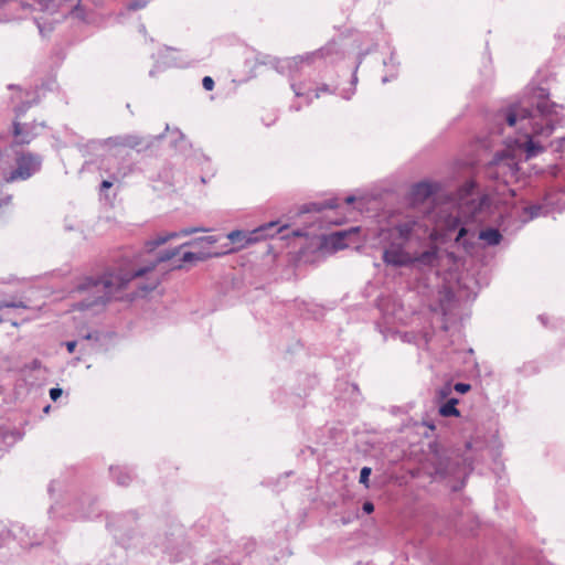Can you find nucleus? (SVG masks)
I'll return each mask as SVG.
<instances>
[{
    "instance_id": "1",
    "label": "nucleus",
    "mask_w": 565,
    "mask_h": 565,
    "mask_svg": "<svg viewBox=\"0 0 565 565\" xmlns=\"http://www.w3.org/2000/svg\"><path fill=\"white\" fill-rule=\"evenodd\" d=\"M562 119L563 106L551 102L544 88H536L532 96L500 110L495 115L498 132L516 136L505 138V150L495 154L486 169L487 175L505 184L515 180L519 162L542 153L544 141Z\"/></svg>"
},
{
    "instance_id": "2",
    "label": "nucleus",
    "mask_w": 565,
    "mask_h": 565,
    "mask_svg": "<svg viewBox=\"0 0 565 565\" xmlns=\"http://www.w3.org/2000/svg\"><path fill=\"white\" fill-rule=\"evenodd\" d=\"M216 242V236L199 237L179 247L160 252L154 260L137 269L106 273L99 278L86 277L77 286L76 292L79 300L73 305V311H79L85 316L98 315L107 300H132L145 297L161 281L162 275L157 271L158 265L172 259L185 246H212Z\"/></svg>"
},
{
    "instance_id": "3",
    "label": "nucleus",
    "mask_w": 565,
    "mask_h": 565,
    "mask_svg": "<svg viewBox=\"0 0 565 565\" xmlns=\"http://www.w3.org/2000/svg\"><path fill=\"white\" fill-rule=\"evenodd\" d=\"M477 184L467 182L458 192L459 202L456 206H445L438 211L435 220V228L429 233V238L446 242L450 235L457 232L455 242L466 250L472 247V241L478 237L488 246H497L502 239L497 228H487L477 233L476 227L487 222L490 217L491 202L487 195L475 198Z\"/></svg>"
},
{
    "instance_id": "4",
    "label": "nucleus",
    "mask_w": 565,
    "mask_h": 565,
    "mask_svg": "<svg viewBox=\"0 0 565 565\" xmlns=\"http://www.w3.org/2000/svg\"><path fill=\"white\" fill-rule=\"evenodd\" d=\"M428 234V227L415 218H406L381 233L383 247V262L393 267H435L439 263V248L429 246L426 250L417 252L412 248L413 243L420 244Z\"/></svg>"
},
{
    "instance_id": "5",
    "label": "nucleus",
    "mask_w": 565,
    "mask_h": 565,
    "mask_svg": "<svg viewBox=\"0 0 565 565\" xmlns=\"http://www.w3.org/2000/svg\"><path fill=\"white\" fill-rule=\"evenodd\" d=\"M9 0H0V7ZM81 0H20L22 8H29L34 11H41L50 15H56L55 22L66 17H72L79 21H85V11L79 4Z\"/></svg>"
},
{
    "instance_id": "6",
    "label": "nucleus",
    "mask_w": 565,
    "mask_h": 565,
    "mask_svg": "<svg viewBox=\"0 0 565 565\" xmlns=\"http://www.w3.org/2000/svg\"><path fill=\"white\" fill-rule=\"evenodd\" d=\"M277 225L278 222H268L250 232L232 231L231 233L227 234V238L231 242V244L234 245V247L228 248L225 253L242 249L260 239L273 237L276 233H279L287 227V225H281L276 230L275 233H271L270 231L275 228Z\"/></svg>"
},
{
    "instance_id": "7",
    "label": "nucleus",
    "mask_w": 565,
    "mask_h": 565,
    "mask_svg": "<svg viewBox=\"0 0 565 565\" xmlns=\"http://www.w3.org/2000/svg\"><path fill=\"white\" fill-rule=\"evenodd\" d=\"M15 163V169H1V177L4 182L28 180L41 169L42 158L31 152H23L17 157Z\"/></svg>"
},
{
    "instance_id": "8",
    "label": "nucleus",
    "mask_w": 565,
    "mask_h": 565,
    "mask_svg": "<svg viewBox=\"0 0 565 565\" xmlns=\"http://www.w3.org/2000/svg\"><path fill=\"white\" fill-rule=\"evenodd\" d=\"M563 211H565V185L548 191L543 199V203L530 205L524 210V212L529 214L527 220L544 216L552 212L561 213Z\"/></svg>"
},
{
    "instance_id": "9",
    "label": "nucleus",
    "mask_w": 565,
    "mask_h": 565,
    "mask_svg": "<svg viewBox=\"0 0 565 565\" xmlns=\"http://www.w3.org/2000/svg\"><path fill=\"white\" fill-rule=\"evenodd\" d=\"M466 476L465 468L460 467L458 462H444L440 461L435 469V479H446L449 477L455 478V482L449 481L448 486L452 491H458L463 486V478Z\"/></svg>"
},
{
    "instance_id": "10",
    "label": "nucleus",
    "mask_w": 565,
    "mask_h": 565,
    "mask_svg": "<svg viewBox=\"0 0 565 565\" xmlns=\"http://www.w3.org/2000/svg\"><path fill=\"white\" fill-rule=\"evenodd\" d=\"M202 231H204V230L200 228V227H185V228H182V230H180L178 232H170V233H166V234H158L156 237H153V238H151V239L146 242L145 248H146V250L148 253H151L157 247L168 243L171 239L189 236V235H192V234H194L196 232H202Z\"/></svg>"
},
{
    "instance_id": "11",
    "label": "nucleus",
    "mask_w": 565,
    "mask_h": 565,
    "mask_svg": "<svg viewBox=\"0 0 565 565\" xmlns=\"http://www.w3.org/2000/svg\"><path fill=\"white\" fill-rule=\"evenodd\" d=\"M334 47H335V44L330 43L326 47H322L321 50H319L317 52L307 53L305 55H299V56H295L291 58H287V60L282 61L284 65L281 66V68H284L285 66H287L289 68H294V67H298V65L303 62L309 63L316 57H326L329 54H331V52L334 50Z\"/></svg>"
},
{
    "instance_id": "12",
    "label": "nucleus",
    "mask_w": 565,
    "mask_h": 565,
    "mask_svg": "<svg viewBox=\"0 0 565 565\" xmlns=\"http://www.w3.org/2000/svg\"><path fill=\"white\" fill-rule=\"evenodd\" d=\"M143 140L135 135H127V136H119L109 138L106 140V145L109 148H117V147H124V148H138L141 146Z\"/></svg>"
},
{
    "instance_id": "13",
    "label": "nucleus",
    "mask_w": 565,
    "mask_h": 565,
    "mask_svg": "<svg viewBox=\"0 0 565 565\" xmlns=\"http://www.w3.org/2000/svg\"><path fill=\"white\" fill-rule=\"evenodd\" d=\"M13 134L15 138V142L19 145H28L30 143L36 134L32 132V128L28 125H21L19 122L13 124Z\"/></svg>"
},
{
    "instance_id": "14",
    "label": "nucleus",
    "mask_w": 565,
    "mask_h": 565,
    "mask_svg": "<svg viewBox=\"0 0 565 565\" xmlns=\"http://www.w3.org/2000/svg\"><path fill=\"white\" fill-rule=\"evenodd\" d=\"M196 247H202V249L198 252H184L181 257L182 263H194V262H202L207 258H211L213 256H218L217 253H211L206 250L205 248L209 247L207 245H198Z\"/></svg>"
},
{
    "instance_id": "15",
    "label": "nucleus",
    "mask_w": 565,
    "mask_h": 565,
    "mask_svg": "<svg viewBox=\"0 0 565 565\" xmlns=\"http://www.w3.org/2000/svg\"><path fill=\"white\" fill-rule=\"evenodd\" d=\"M110 473L116 482L120 486L128 484L131 479L129 471L124 467H111Z\"/></svg>"
},
{
    "instance_id": "16",
    "label": "nucleus",
    "mask_w": 565,
    "mask_h": 565,
    "mask_svg": "<svg viewBox=\"0 0 565 565\" xmlns=\"http://www.w3.org/2000/svg\"><path fill=\"white\" fill-rule=\"evenodd\" d=\"M458 404L457 398H450L439 407V414L444 417L459 416V411L456 405Z\"/></svg>"
},
{
    "instance_id": "17",
    "label": "nucleus",
    "mask_w": 565,
    "mask_h": 565,
    "mask_svg": "<svg viewBox=\"0 0 565 565\" xmlns=\"http://www.w3.org/2000/svg\"><path fill=\"white\" fill-rule=\"evenodd\" d=\"M433 193L431 185L428 183H418L413 189V194L416 199H426Z\"/></svg>"
},
{
    "instance_id": "18",
    "label": "nucleus",
    "mask_w": 565,
    "mask_h": 565,
    "mask_svg": "<svg viewBox=\"0 0 565 565\" xmlns=\"http://www.w3.org/2000/svg\"><path fill=\"white\" fill-rule=\"evenodd\" d=\"M26 306L23 301H8V300H0V313L9 315L10 312L7 311L9 309H25Z\"/></svg>"
},
{
    "instance_id": "19",
    "label": "nucleus",
    "mask_w": 565,
    "mask_h": 565,
    "mask_svg": "<svg viewBox=\"0 0 565 565\" xmlns=\"http://www.w3.org/2000/svg\"><path fill=\"white\" fill-rule=\"evenodd\" d=\"M347 235L348 233L344 231L334 233L331 236L332 245L339 249L347 247V244L344 243V238Z\"/></svg>"
},
{
    "instance_id": "20",
    "label": "nucleus",
    "mask_w": 565,
    "mask_h": 565,
    "mask_svg": "<svg viewBox=\"0 0 565 565\" xmlns=\"http://www.w3.org/2000/svg\"><path fill=\"white\" fill-rule=\"evenodd\" d=\"M371 475V468L369 467H363L361 469V472H360V483L364 484L365 487H367V481H369V477Z\"/></svg>"
},
{
    "instance_id": "21",
    "label": "nucleus",
    "mask_w": 565,
    "mask_h": 565,
    "mask_svg": "<svg viewBox=\"0 0 565 565\" xmlns=\"http://www.w3.org/2000/svg\"><path fill=\"white\" fill-rule=\"evenodd\" d=\"M148 3V0H134L131 2H129L128 4V9L129 10H139V9H142L147 6Z\"/></svg>"
},
{
    "instance_id": "22",
    "label": "nucleus",
    "mask_w": 565,
    "mask_h": 565,
    "mask_svg": "<svg viewBox=\"0 0 565 565\" xmlns=\"http://www.w3.org/2000/svg\"><path fill=\"white\" fill-rule=\"evenodd\" d=\"M470 388H471V386L467 383H456L454 385V390L460 394H465V393L469 392Z\"/></svg>"
},
{
    "instance_id": "23",
    "label": "nucleus",
    "mask_w": 565,
    "mask_h": 565,
    "mask_svg": "<svg viewBox=\"0 0 565 565\" xmlns=\"http://www.w3.org/2000/svg\"><path fill=\"white\" fill-rule=\"evenodd\" d=\"M202 85H203L204 89H206V90H212V89H213V87H214V81H213V78H212V77H210V76H205V77L203 78V81H202Z\"/></svg>"
},
{
    "instance_id": "24",
    "label": "nucleus",
    "mask_w": 565,
    "mask_h": 565,
    "mask_svg": "<svg viewBox=\"0 0 565 565\" xmlns=\"http://www.w3.org/2000/svg\"><path fill=\"white\" fill-rule=\"evenodd\" d=\"M63 391L62 388L60 387H53L50 390V397L53 399V401H57V398L61 397Z\"/></svg>"
},
{
    "instance_id": "25",
    "label": "nucleus",
    "mask_w": 565,
    "mask_h": 565,
    "mask_svg": "<svg viewBox=\"0 0 565 565\" xmlns=\"http://www.w3.org/2000/svg\"><path fill=\"white\" fill-rule=\"evenodd\" d=\"M322 93H331L328 85L323 84L322 86L318 87L313 97L319 98Z\"/></svg>"
},
{
    "instance_id": "26",
    "label": "nucleus",
    "mask_w": 565,
    "mask_h": 565,
    "mask_svg": "<svg viewBox=\"0 0 565 565\" xmlns=\"http://www.w3.org/2000/svg\"><path fill=\"white\" fill-rule=\"evenodd\" d=\"M291 88L294 89L296 96H309L307 92H303L301 87L297 86L296 84H291Z\"/></svg>"
},
{
    "instance_id": "27",
    "label": "nucleus",
    "mask_w": 565,
    "mask_h": 565,
    "mask_svg": "<svg viewBox=\"0 0 565 565\" xmlns=\"http://www.w3.org/2000/svg\"><path fill=\"white\" fill-rule=\"evenodd\" d=\"M41 367V362L39 360H33L30 364L24 366V370H38Z\"/></svg>"
},
{
    "instance_id": "28",
    "label": "nucleus",
    "mask_w": 565,
    "mask_h": 565,
    "mask_svg": "<svg viewBox=\"0 0 565 565\" xmlns=\"http://www.w3.org/2000/svg\"><path fill=\"white\" fill-rule=\"evenodd\" d=\"M450 392H451L450 384H446L444 387H441L439 390V395H440V397H447Z\"/></svg>"
},
{
    "instance_id": "29",
    "label": "nucleus",
    "mask_w": 565,
    "mask_h": 565,
    "mask_svg": "<svg viewBox=\"0 0 565 565\" xmlns=\"http://www.w3.org/2000/svg\"><path fill=\"white\" fill-rule=\"evenodd\" d=\"M373 510H374V505H373V503H371V502H365V503L363 504V511H364V512H366V513H371V512H373Z\"/></svg>"
},
{
    "instance_id": "30",
    "label": "nucleus",
    "mask_w": 565,
    "mask_h": 565,
    "mask_svg": "<svg viewBox=\"0 0 565 565\" xmlns=\"http://www.w3.org/2000/svg\"><path fill=\"white\" fill-rule=\"evenodd\" d=\"M11 195H7L4 199H0V209L3 206V205H8L10 202H11Z\"/></svg>"
},
{
    "instance_id": "31",
    "label": "nucleus",
    "mask_w": 565,
    "mask_h": 565,
    "mask_svg": "<svg viewBox=\"0 0 565 565\" xmlns=\"http://www.w3.org/2000/svg\"><path fill=\"white\" fill-rule=\"evenodd\" d=\"M75 347H76V342H75V341H70V342H67V343H66V348H67V351H68L70 353H73V352H74Z\"/></svg>"
},
{
    "instance_id": "32",
    "label": "nucleus",
    "mask_w": 565,
    "mask_h": 565,
    "mask_svg": "<svg viewBox=\"0 0 565 565\" xmlns=\"http://www.w3.org/2000/svg\"><path fill=\"white\" fill-rule=\"evenodd\" d=\"M113 185V183L108 180H104L102 182V189L105 190V189H109L110 186Z\"/></svg>"
},
{
    "instance_id": "33",
    "label": "nucleus",
    "mask_w": 565,
    "mask_h": 565,
    "mask_svg": "<svg viewBox=\"0 0 565 565\" xmlns=\"http://www.w3.org/2000/svg\"><path fill=\"white\" fill-rule=\"evenodd\" d=\"M83 338H84V339H87V340H90V339H96V340H97V339H98V335H97V333H96V334H93V333H85V334H83Z\"/></svg>"
},
{
    "instance_id": "34",
    "label": "nucleus",
    "mask_w": 565,
    "mask_h": 565,
    "mask_svg": "<svg viewBox=\"0 0 565 565\" xmlns=\"http://www.w3.org/2000/svg\"><path fill=\"white\" fill-rule=\"evenodd\" d=\"M345 203L351 204L355 201V198L353 195H349L344 199Z\"/></svg>"
},
{
    "instance_id": "35",
    "label": "nucleus",
    "mask_w": 565,
    "mask_h": 565,
    "mask_svg": "<svg viewBox=\"0 0 565 565\" xmlns=\"http://www.w3.org/2000/svg\"><path fill=\"white\" fill-rule=\"evenodd\" d=\"M559 150L565 151V137L559 140Z\"/></svg>"
},
{
    "instance_id": "36",
    "label": "nucleus",
    "mask_w": 565,
    "mask_h": 565,
    "mask_svg": "<svg viewBox=\"0 0 565 565\" xmlns=\"http://www.w3.org/2000/svg\"><path fill=\"white\" fill-rule=\"evenodd\" d=\"M328 206H329L330 209H334V207H337V206H338V204H335V203H334V201H332L331 203H329V204H328Z\"/></svg>"
},
{
    "instance_id": "37",
    "label": "nucleus",
    "mask_w": 565,
    "mask_h": 565,
    "mask_svg": "<svg viewBox=\"0 0 565 565\" xmlns=\"http://www.w3.org/2000/svg\"><path fill=\"white\" fill-rule=\"evenodd\" d=\"M36 22H38V26H39L40 32L43 33V28H42L40 21L36 20Z\"/></svg>"
},
{
    "instance_id": "38",
    "label": "nucleus",
    "mask_w": 565,
    "mask_h": 565,
    "mask_svg": "<svg viewBox=\"0 0 565 565\" xmlns=\"http://www.w3.org/2000/svg\"><path fill=\"white\" fill-rule=\"evenodd\" d=\"M294 235H295V236H300V235H301V233H300L299 231H296V232H294Z\"/></svg>"
},
{
    "instance_id": "39",
    "label": "nucleus",
    "mask_w": 565,
    "mask_h": 565,
    "mask_svg": "<svg viewBox=\"0 0 565 565\" xmlns=\"http://www.w3.org/2000/svg\"><path fill=\"white\" fill-rule=\"evenodd\" d=\"M356 81H358V77H356V76H354V77H353V84H355V83H356Z\"/></svg>"
},
{
    "instance_id": "40",
    "label": "nucleus",
    "mask_w": 565,
    "mask_h": 565,
    "mask_svg": "<svg viewBox=\"0 0 565 565\" xmlns=\"http://www.w3.org/2000/svg\"><path fill=\"white\" fill-rule=\"evenodd\" d=\"M14 327H19V323L17 321H13Z\"/></svg>"
}]
</instances>
